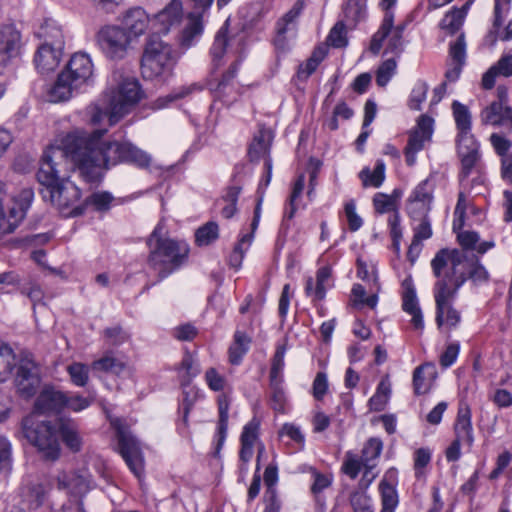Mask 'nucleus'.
Returning a JSON list of instances; mask_svg holds the SVG:
<instances>
[{"label": "nucleus", "mask_w": 512, "mask_h": 512, "mask_svg": "<svg viewBox=\"0 0 512 512\" xmlns=\"http://www.w3.org/2000/svg\"><path fill=\"white\" fill-rule=\"evenodd\" d=\"M113 197L108 192H98L92 194L86 203L95 207L98 211L108 210L112 202Z\"/></svg>", "instance_id": "nucleus-64"}, {"label": "nucleus", "mask_w": 512, "mask_h": 512, "mask_svg": "<svg viewBox=\"0 0 512 512\" xmlns=\"http://www.w3.org/2000/svg\"><path fill=\"white\" fill-rule=\"evenodd\" d=\"M39 36L45 39L44 43H48L53 47H59V49L63 50L64 37L62 30L53 22L46 21L45 24L40 27Z\"/></svg>", "instance_id": "nucleus-45"}, {"label": "nucleus", "mask_w": 512, "mask_h": 512, "mask_svg": "<svg viewBox=\"0 0 512 512\" xmlns=\"http://www.w3.org/2000/svg\"><path fill=\"white\" fill-rule=\"evenodd\" d=\"M286 349L285 347L281 346L278 347L273 359H272V365L270 369L269 374V380H283V369H284V357H285Z\"/></svg>", "instance_id": "nucleus-58"}, {"label": "nucleus", "mask_w": 512, "mask_h": 512, "mask_svg": "<svg viewBox=\"0 0 512 512\" xmlns=\"http://www.w3.org/2000/svg\"><path fill=\"white\" fill-rule=\"evenodd\" d=\"M105 130H96L92 133L84 131H74L77 138L83 141L81 144L88 160L98 159L101 168V180L104 171L110 165H116L120 162L132 163L140 168H147L151 163V157L130 142H108L101 141Z\"/></svg>", "instance_id": "nucleus-2"}, {"label": "nucleus", "mask_w": 512, "mask_h": 512, "mask_svg": "<svg viewBox=\"0 0 512 512\" xmlns=\"http://www.w3.org/2000/svg\"><path fill=\"white\" fill-rule=\"evenodd\" d=\"M240 60H235L227 69L225 73H223L221 79L219 80L217 87L215 88V92L220 96L224 90L230 86L231 82L237 75L239 69Z\"/></svg>", "instance_id": "nucleus-62"}, {"label": "nucleus", "mask_w": 512, "mask_h": 512, "mask_svg": "<svg viewBox=\"0 0 512 512\" xmlns=\"http://www.w3.org/2000/svg\"><path fill=\"white\" fill-rule=\"evenodd\" d=\"M437 377L435 365L425 363L415 368L413 372V389L416 395L426 394L430 391Z\"/></svg>", "instance_id": "nucleus-28"}, {"label": "nucleus", "mask_w": 512, "mask_h": 512, "mask_svg": "<svg viewBox=\"0 0 512 512\" xmlns=\"http://www.w3.org/2000/svg\"><path fill=\"white\" fill-rule=\"evenodd\" d=\"M260 422L258 419L253 418L244 427L240 436L241 444L248 446H255L259 439Z\"/></svg>", "instance_id": "nucleus-56"}, {"label": "nucleus", "mask_w": 512, "mask_h": 512, "mask_svg": "<svg viewBox=\"0 0 512 512\" xmlns=\"http://www.w3.org/2000/svg\"><path fill=\"white\" fill-rule=\"evenodd\" d=\"M455 439L463 445L471 447L474 442L471 410L468 405L461 404L454 424Z\"/></svg>", "instance_id": "nucleus-27"}, {"label": "nucleus", "mask_w": 512, "mask_h": 512, "mask_svg": "<svg viewBox=\"0 0 512 512\" xmlns=\"http://www.w3.org/2000/svg\"><path fill=\"white\" fill-rule=\"evenodd\" d=\"M383 443L378 438H370L362 449V462L365 468H373L372 461L377 459L382 451Z\"/></svg>", "instance_id": "nucleus-48"}, {"label": "nucleus", "mask_w": 512, "mask_h": 512, "mask_svg": "<svg viewBox=\"0 0 512 512\" xmlns=\"http://www.w3.org/2000/svg\"><path fill=\"white\" fill-rule=\"evenodd\" d=\"M474 0H468L461 9H453L441 20V28L450 34L457 32L463 24L467 11Z\"/></svg>", "instance_id": "nucleus-35"}, {"label": "nucleus", "mask_w": 512, "mask_h": 512, "mask_svg": "<svg viewBox=\"0 0 512 512\" xmlns=\"http://www.w3.org/2000/svg\"><path fill=\"white\" fill-rule=\"evenodd\" d=\"M327 42L335 48H342L347 45L346 27L343 21L337 22L330 30Z\"/></svg>", "instance_id": "nucleus-57"}, {"label": "nucleus", "mask_w": 512, "mask_h": 512, "mask_svg": "<svg viewBox=\"0 0 512 512\" xmlns=\"http://www.w3.org/2000/svg\"><path fill=\"white\" fill-rule=\"evenodd\" d=\"M251 337L245 332L237 330L234 334V342L229 348V360L237 365L241 362L243 356L248 352Z\"/></svg>", "instance_id": "nucleus-37"}, {"label": "nucleus", "mask_w": 512, "mask_h": 512, "mask_svg": "<svg viewBox=\"0 0 512 512\" xmlns=\"http://www.w3.org/2000/svg\"><path fill=\"white\" fill-rule=\"evenodd\" d=\"M397 67L396 59L388 58L378 68L376 72V83L384 87L390 81L392 76L395 74Z\"/></svg>", "instance_id": "nucleus-55"}, {"label": "nucleus", "mask_w": 512, "mask_h": 512, "mask_svg": "<svg viewBox=\"0 0 512 512\" xmlns=\"http://www.w3.org/2000/svg\"><path fill=\"white\" fill-rule=\"evenodd\" d=\"M219 236V227L215 222H208L197 229L195 237L198 245H209Z\"/></svg>", "instance_id": "nucleus-53"}, {"label": "nucleus", "mask_w": 512, "mask_h": 512, "mask_svg": "<svg viewBox=\"0 0 512 512\" xmlns=\"http://www.w3.org/2000/svg\"><path fill=\"white\" fill-rule=\"evenodd\" d=\"M430 265L433 275L435 269L439 268L441 273L451 280L455 278L454 271L465 278L464 283L470 279L475 285H480L489 280V273L485 267L478 261L468 262L464 251L459 249H440L432 258Z\"/></svg>", "instance_id": "nucleus-8"}, {"label": "nucleus", "mask_w": 512, "mask_h": 512, "mask_svg": "<svg viewBox=\"0 0 512 512\" xmlns=\"http://www.w3.org/2000/svg\"><path fill=\"white\" fill-rule=\"evenodd\" d=\"M183 17V5L181 0L171 2L157 15L158 21L164 25V30L180 23Z\"/></svg>", "instance_id": "nucleus-33"}, {"label": "nucleus", "mask_w": 512, "mask_h": 512, "mask_svg": "<svg viewBox=\"0 0 512 512\" xmlns=\"http://www.w3.org/2000/svg\"><path fill=\"white\" fill-rule=\"evenodd\" d=\"M201 87L197 84H191L189 86L180 87L177 90L169 93L168 95L159 97L153 103V108L155 109H163L167 107L171 102H174L178 99L184 98L190 95L193 91H199Z\"/></svg>", "instance_id": "nucleus-46"}, {"label": "nucleus", "mask_w": 512, "mask_h": 512, "mask_svg": "<svg viewBox=\"0 0 512 512\" xmlns=\"http://www.w3.org/2000/svg\"><path fill=\"white\" fill-rule=\"evenodd\" d=\"M97 42L107 58L121 60L127 55L133 41L122 27L108 25L98 32Z\"/></svg>", "instance_id": "nucleus-13"}, {"label": "nucleus", "mask_w": 512, "mask_h": 512, "mask_svg": "<svg viewBox=\"0 0 512 512\" xmlns=\"http://www.w3.org/2000/svg\"><path fill=\"white\" fill-rule=\"evenodd\" d=\"M367 472L363 474L358 483V487L351 491L349 495V502L354 512H374V506L371 497L367 494L366 490L372 483V479L364 484Z\"/></svg>", "instance_id": "nucleus-29"}, {"label": "nucleus", "mask_w": 512, "mask_h": 512, "mask_svg": "<svg viewBox=\"0 0 512 512\" xmlns=\"http://www.w3.org/2000/svg\"><path fill=\"white\" fill-rule=\"evenodd\" d=\"M379 492L382 505L380 512H394L399 502L394 485L387 482L386 479H383L379 483Z\"/></svg>", "instance_id": "nucleus-40"}, {"label": "nucleus", "mask_w": 512, "mask_h": 512, "mask_svg": "<svg viewBox=\"0 0 512 512\" xmlns=\"http://www.w3.org/2000/svg\"><path fill=\"white\" fill-rule=\"evenodd\" d=\"M457 153L461 161L460 181L467 178L478 162L479 145L472 134H458L456 139Z\"/></svg>", "instance_id": "nucleus-17"}, {"label": "nucleus", "mask_w": 512, "mask_h": 512, "mask_svg": "<svg viewBox=\"0 0 512 512\" xmlns=\"http://www.w3.org/2000/svg\"><path fill=\"white\" fill-rule=\"evenodd\" d=\"M58 431L67 447L75 452L80 450L81 438L75 422L69 419H59Z\"/></svg>", "instance_id": "nucleus-32"}, {"label": "nucleus", "mask_w": 512, "mask_h": 512, "mask_svg": "<svg viewBox=\"0 0 512 512\" xmlns=\"http://www.w3.org/2000/svg\"><path fill=\"white\" fill-rule=\"evenodd\" d=\"M110 423L116 431L121 456L132 473L140 478L144 473V461L137 440L131 434L123 419L111 418Z\"/></svg>", "instance_id": "nucleus-10"}, {"label": "nucleus", "mask_w": 512, "mask_h": 512, "mask_svg": "<svg viewBox=\"0 0 512 512\" xmlns=\"http://www.w3.org/2000/svg\"><path fill=\"white\" fill-rule=\"evenodd\" d=\"M82 143L77 134H67L61 145L50 146L44 151L36 174L38 182L44 187L41 190L43 199L50 201L67 216L83 213V208L78 205L81 191L70 181V173L77 169L87 183L97 185L101 182L99 160H88Z\"/></svg>", "instance_id": "nucleus-1"}, {"label": "nucleus", "mask_w": 512, "mask_h": 512, "mask_svg": "<svg viewBox=\"0 0 512 512\" xmlns=\"http://www.w3.org/2000/svg\"><path fill=\"white\" fill-rule=\"evenodd\" d=\"M148 23L149 17L146 12L140 7H135L126 12L122 29L126 30L132 41H135L145 33Z\"/></svg>", "instance_id": "nucleus-26"}, {"label": "nucleus", "mask_w": 512, "mask_h": 512, "mask_svg": "<svg viewBox=\"0 0 512 512\" xmlns=\"http://www.w3.org/2000/svg\"><path fill=\"white\" fill-rule=\"evenodd\" d=\"M228 26L229 19L225 21L223 26L216 33L214 42L210 49L214 69H217L221 65L222 58L227 49L234 50L238 54H241L244 50L246 39L245 32L237 31L232 34L230 33Z\"/></svg>", "instance_id": "nucleus-14"}, {"label": "nucleus", "mask_w": 512, "mask_h": 512, "mask_svg": "<svg viewBox=\"0 0 512 512\" xmlns=\"http://www.w3.org/2000/svg\"><path fill=\"white\" fill-rule=\"evenodd\" d=\"M15 363L13 349L6 343L0 342V382L6 380Z\"/></svg>", "instance_id": "nucleus-49"}, {"label": "nucleus", "mask_w": 512, "mask_h": 512, "mask_svg": "<svg viewBox=\"0 0 512 512\" xmlns=\"http://www.w3.org/2000/svg\"><path fill=\"white\" fill-rule=\"evenodd\" d=\"M361 467H364L362 458L358 457L356 454L347 452L342 467L344 473L350 478L355 479L358 476Z\"/></svg>", "instance_id": "nucleus-59"}, {"label": "nucleus", "mask_w": 512, "mask_h": 512, "mask_svg": "<svg viewBox=\"0 0 512 512\" xmlns=\"http://www.w3.org/2000/svg\"><path fill=\"white\" fill-rule=\"evenodd\" d=\"M65 402L64 392L51 385H46L35 401V410L40 413H58L65 408Z\"/></svg>", "instance_id": "nucleus-22"}, {"label": "nucleus", "mask_w": 512, "mask_h": 512, "mask_svg": "<svg viewBox=\"0 0 512 512\" xmlns=\"http://www.w3.org/2000/svg\"><path fill=\"white\" fill-rule=\"evenodd\" d=\"M343 13L348 25H356L366 16V0H348Z\"/></svg>", "instance_id": "nucleus-41"}, {"label": "nucleus", "mask_w": 512, "mask_h": 512, "mask_svg": "<svg viewBox=\"0 0 512 512\" xmlns=\"http://www.w3.org/2000/svg\"><path fill=\"white\" fill-rule=\"evenodd\" d=\"M251 243L252 234H244L241 236L229 257V264L232 267L237 269L241 266L244 254L249 249Z\"/></svg>", "instance_id": "nucleus-52"}, {"label": "nucleus", "mask_w": 512, "mask_h": 512, "mask_svg": "<svg viewBox=\"0 0 512 512\" xmlns=\"http://www.w3.org/2000/svg\"><path fill=\"white\" fill-rule=\"evenodd\" d=\"M177 52L173 47L157 36L147 39L140 61L144 79L164 82L173 74L177 63Z\"/></svg>", "instance_id": "nucleus-6"}, {"label": "nucleus", "mask_w": 512, "mask_h": 512, "mask_svg": "<svg viewBox=\"0 0 512 512\" xmlns=\"http://www.w3.org/2000/svg\"><path fill=\"white\" fill-rule=\"evenodd\" d=\"M4 184L0 181V236L12 233L24 219L34 199V191L31 188L22 189L17 196L13 197V204L9 213L5 214L2 207V195Z\"/></svg>", "instance_id": "nucleus-12"}, {"label": "nucleus", "mask_w": 512, "mask_h": 512, "mask_svg": "<svg viewBox=\"0 0 512 512\" xmlns=\"http://www.w3.org/2000/svg\"><path fill=\"white\" fill-rule=\"evenodd\" d=\"M452 110L458 134H471V114L468 108L458 101H454Z\"/></svg>", "instance_id": "nucleus-44"}, {"label": "nucleus", "mask_w": 512, "mask_h": 512, "mask_svg": "<svg viewBox=\"0 0 512 512\" xmlns=\"http://www.w3.org/2000/svg\"><path fill=\"white\" fill-rule=\"evenodd\" d=\"M465 40L464 35L461 34L457 40L450 45L449 49V55L451 57L452 63H461L465 64V57H466V51H465Z\"/></svg>", "instance_id": "nucleus-63"}, {"label": "nucleus", "mask_w": 512, "mask_h": 512, "mask_svg": "<svg viewBox=\"0 0 512 512\" xmlns=\"http://www.w3.org/2000/svg\"><path fill=\"white\" fill-rule=\"evenodd\" d=\"M326 52L323 48H317L312 55L298 67L297 78L307 80L315 72L321 61L325 58Z\"/></svg>", "instance_id": "nucleus-42"}, {"label": "nucleus", "mask_w": 512, "mask_h": 512, "mask_svg": "<svg viewBox=\"0 0 512 512\" xmlns=\"http://www.w3.org/2000/svg\"><path fill=\"white\" fill-rule=\"evenodd\" d=\"M428 90L429 85L427 82L418 80L411 90L408 107L415 111L421 110V105L426 100Z\"/></svg>", "instance_id": "nucleus-51"}, {"label": "nucleus", "mask_w": 512, "mask_h": 512, "mask_svg": "<svg viewBox=\"0 0 512 512\" xmlns=\"http://www.w3.org/2000/svg\"><path fill=\"white\" fill-rule=\"evenodd\" d=\"M497 76H512V55L502 56L496 64L491 66L482 77V87L484 89H492L495 85Z\"/></svg>", "instance_id": "nucleus-30"}, {"label": "nucleus", "mask_w": 512, "mask_h": 512, "mask_svg": "<svg viewBox=\"0 0 512 512\" xmlns=\"http://www.w3.org/2000/svg\"><path fill=\"white\" fill-rule=\"evenodd\" d=\"M23 432L27 440L37 447L46 459L55 460L59 457L58 424L37 421L30 416L23 420Z\"/></svg>", "instance_id": "nucleus-9"}, {"label": "nucleus", "mask_w": 512, "mask_h": 512, "mask_svg": "<svg viewBox=\"0 0 512 512\" xmlns=\"http://www.w3.org/2000/svg\"><path fill=\"white\" fill-rule=\"evenodd\" d=\"M203 16L198 13H190L188 15V23L185 29L182 32L181 36V44L183 46L189 47L192 45L195 37H198L202 34L203 31Z\"/></svg>", "instance_id": "nucleus-36"}, {"label": "nucleus", "mask_w": 512, "mask_h": 512, "mask_svg": "<svg viewBox=\"0 0 512 512\" xmlns=\"http://www.w3.org/2000/svg\"><path fill=\"white\" fill-rule=\"evenodd\" d=\"M502 104L492 102L481 112V121L483 124L496 126L501 118Z\"/></svg>", "instance_id": "nucleus-60"}, {"label": "nucleus", "mask_w": 512, "mask_h": 512, "mask_svg": "<svg viewBox=\"0 0 512 512\" xmlns=\"http://www.w3.org/2000/svg\"><path fill=\"white\" fill-rule=\"evenodd\" d=\"M400 198V193L398 190H394L391 195H387L384 193H376L373 197V205L375 211L380 214L388 213V212H396L397 209V200Z\"/></svg>", "instance_id": "nucleus-43"}, {"label": "nucleus", "mask_w": 512, "mask_h": 512, "mask_svg": "<svg viewBox=\"0 0 512 512\" xmlns=\"http://www.w3.org/2000/svg\"><path fill=\"white\" fill-rule=\"evenodd\" d=\"M433 199V186L429 180L419 183L414 189L408 206L409 213L415 219L416 216L428 215Z\"/></svg>", "instance_id": "nucleus-20"}, {"label": "nucleus", "mask_w": 512, "mask_h": 512, "mask_svg": "<svg viewBox=\"0 0 512 512\" xmlns=\"http://www.w3.org/2000/svg\"><path fill=\"white\" fill-rule=\"evenodd\" d=\"M15 386L23 398H31L41 384L38 366L30 359H22L16 372Z\"/></svg>", "instance_id": "nucleus-16"}, {"label": "nucleus", "mask_w": 512, "mask_h": 512, "mask_svg": "<svg viewBox=\"0 0 512 512\" xmlns=\"http://www.w3.org/2000/svg\"><path fill=\"white\" fill-rule=\"evenodd\" d=\"M92 76L93 63L90 56L75 53L48 90L49 101L57 103L69 100L82 86L90 83Z\"/></svg>", "instance_id": "nucleus-4"}, {"label": "nucleus", "mask_w": 512, "mask_h": 512, "mask_svg": "<svg viewBox=\"0 0 512 512\" xmlns=\"http://www.w3.org/2000/svg\"><path fill=\"white\" fill-rule=\"evenodd\" d=\"M140 98L141 89L138 81L134 78H126L117 89L105 94L101 104L90 107V121L96 125L107 118L109 125H114Z\"/></svg>", "instance_id": "nucleus-3"}, {"label": "nucleus", "mask_w": 512, "mask_h": 512, "mask_svg": "<svg viewBox=\"0 0 512 512\" xmlns=\"http://www.w3.org/2000/svg\"><path fill=\"white\" fill-rule=\"evenodd\" d=\"M270 406L276 412H284L286 395L283 380H269Z\"/></svg>", "instance_id": "nucleus-47"}, {"label": "nucleus", "mask_w": 512, "mask_h": 512, "mask_svg": "<svg viewBox=\"0 0 512 512\" xmlns=\"http://www.w3.org/2000/svg\"><path fill=\"white\" fill-rule=\"evenodd\" d=\"M91 368L93 371L121 375L127 370V365L123 360L115 357L111 353H108L100 359L95 360L91 364Z\"/></svg>", "instance_id": "nucleus-34"}, {"label": "nucleus", "mask_w": 512, "mask_h": 512, "mask_svg": "<svg viewBox=\"0 0 512 512\" xmlns=\"http://www.w3.org/2000/svg\"><path fill=\"white\" fill-rule=\"evenodd\" d=\"M404 29L403 24L394 26L393 12H386L379 29L371 39L370 51L373 54H378L386 41L385 54L391 53L399 56L403 51Z\"/></svg>", "instance_id": "nucleus-11"}, {"label": "nucleus", "mask_w": 512, "mask_h": 512, "mask_svg": "<svg viewBox=\"0 0 512 512\" xmlns=\"http://www.w3.org/2000/svg\"><path fill=\"white\" fill-rule=\"evenodd\" d=\"M21 34L12 25L0 27V66H6L20 54Z\"/></svg>", "instance_id": "nucleus-19"}, {"label": "nucleus", "mask_w": 512, "mask_h": 512, "mask_svg": "<svg viewBox=\"0 0 512 512\" xmlns=\"http://www.w3.org/2000/svg\"><path fill=\"white\" fill-rule=\"evenodd\" d=\"M402 307L403 310L412 316L411 323L415 329L421 330L424 327L423 316L419 307L415 288L409 279L403 282Z\"/></svg>", "instance_id": "nucleus-25"}, {"label": "nucleus", "mask_w": 512, "mask_h": 512, "mask_svg": "<svg viewBox=\"0 0 512 512\" xmlns=\"http://www.w3.org/2000/svg\"><path fill=\"white\" fill-rule=\"evenodd\" d=\"M511 0H495L493 27L487 35V39L494 44L497 39L508 41L512 39V20L508 22L503 31L500 27L505 16L510 10Z\"/></svg>", "instance_id": "nucleus-21"}, {"label": "nucleus", "mask_w": 512, "mask_h": 512, "mask_svg": "<svg viewBox=\"0 0 512 512\" xmlns=\"http://www.w3.org/2000/svg\"><path fill=\"white\" fill-rule=\"evenodd\" d=\"M434 120L427 116H420L417 127L413 130L405 147V160L407 165L413 166L416 162V154L424 147L425 142L431 139Z\"/></svg>", "instance_id": "nucleus-15"}, {"label": "nucleus", "mask_w": 512, "mask_h": 512, "mask_svg": "<svg viewBox=\"0 0 512 512\" xmlns=\"http://www.w3.org/2000/svg\"><path fill=\"white\" fill-rule=\"evenodd\" d=\"M57 479L58 487L75 498L82 497L89 491V479L86 473L62 472Z\"/></svg>", "instance_id": "nucleus-24"}, {"label": "nucleus", "mask_w": 512, "mask_h": 512, "mask_svg": "<svg viewBox=\"0 0 512 512\" xmlns=\"http://www.w3.org/2000/svg\"><path fill=\"white\" fill-rule=\"evenodd\" d=\"M359 177L364 187H380L385 179L384 162L382 160H378L372 171L369 168H364L360 172Z\"/></svg>", "instance_id": "nucleus-39"}, {"label": "nucleus", "mask_w": 512, "mask_h": 512, "mask_svg": "<svg viewBox=\"0 0 512 512\" xmlns=\"http://www.w3.org/2000/svg\"><path fill=\"white\" fill-rule=\"evenodd\" d=\"M61 58L62 50L59 47L43 43L35 54L34 63L39 73L48 74L59 66Z\"/></svg>", "instance_id": "nucleus-23"}, {"label": "nucleus", "mask_w": 512, "mask_h": 512, "mask_svg": "<svg viewBox=\"0 0 512 512\" xmlns=\"http://www.w3.org/2000/svg\"><path fill=\"white\" fill-rule=\"evenodd\" d=\"M373 285L370 286V296H366V289L360 284H354L352 288V295L354 297L355 306L366 305L374 309L378 302V292L380 291V284L378 277L373 273Z\"/></svg>", "instance_id": "nucleus-31"}, {"label": "nucleus", "mask_w": 512, "mask_h": 512, "mask_svg": "<svg viewBox=\"0 0 512 512\" xmlns=\"http://www.w3.org/2000/svg\"><path fill=\"white\" fill-rule=\"evenodd\" d=\"M67 372L74 385L84 387L89 380V368L87 365L74 362L67 367Z\"/></svg>", "instance_id": "nucleus-54"}, {"label": "nucleus", "mask_w": 512, "mask_h": 512, "mask_svg": "<svg viewBox=\"0 0 512 512\" xmlns=\"http://www.w3.org/2000/svg\"><path fill=\"white\" fill-rule=\"evenodd\" d=\"M229 407H230V401L228 397L225 394H221L218 397V412H219V420H218V427H217V433H218V443H217V450L221 448L223 445L226 435H227V429H228V419H229Z\"/></svg>", "instance_id": "nucleus-38"}, {"label": "nucleus", "mask_w": 512, "mask_h": 512, "mask_svg": "<svg viewBox=\"0 0 512 512\" xmlns=\"http://www.w3.org/2000/svg\"><path fill=\"white\" fill-rule=\"evenodd\" d=\"M303 3L298 0L294 6L276 24L274 45L278 51L289 49V40L295 36V19L300 15Z\"/></svg>", "instance_id": "nucleus-18"}, {"label": "nucleus", "mask_w": 512, "mask_h": 512, "mask_svg": "<svg viewBox=\"0 0 512 512\" xmlns=\"http://www.w3.org/2000/svg\"><path fill=\"white\" fill-rule=\"evenodd\" d=\"M162 230V226L158 224L147 240L150 248L148 262L158 271L160 279L180 267L189 253V247L185 242L163 238Z\"/></svg>", "instance_id": "nucleus-5"}, {"label": "nucleus", "mask_w": 512, "mask_h": 512, "mask_svg": "<svg viewBox=\"0 0 512 512\" xmlns=\"http://www.w3.org/2000/svg\"><path fill=\"white\" fill-rule=\"evenodd\" d=\"M436 281L433 286V296L436 305V323L438 327L445 325L449 329L455 328L461 321V315L452 302L456 298L459 289L464 285V277L454 271L453 280L446 278L439 268L435 269Z\"/></svg>", "instance_id": "nucleus-7"}, {"label": "nucleus", "mask_w": 512, "mask_h": 512, "mask_svg": "<svg viewBox=\"0 0 512 512\" xmlns=\"http://www.w3.org/2000/svg\"><path fill=\"white\" fill-rule=\"evenodd\" d=\"M270 150V143L269 140L265 139V136L263 134H260L259 136H256L251 143L249 150H248V156L251 161H259L260 159H265V161L268 158Z\"/></svg>", "instance_id": "nucleus-50"}, {"label": "nucleus", "mask_w": 512, "mask_h": 512, "mask_svg": "<svg viewBox=\"0 0 512 512\" xmlns=\"http://www.w3.org/2000/svg\"><path fill=\"white\" fill-rule=\"evenodd\" d=\"M417 217L420 222L413 228L414 235L412 240L421 244L423 240H427L432 236V228L428 215Z\"/></svg>", "instance_id": "nucleus-61"}]
</instances>
